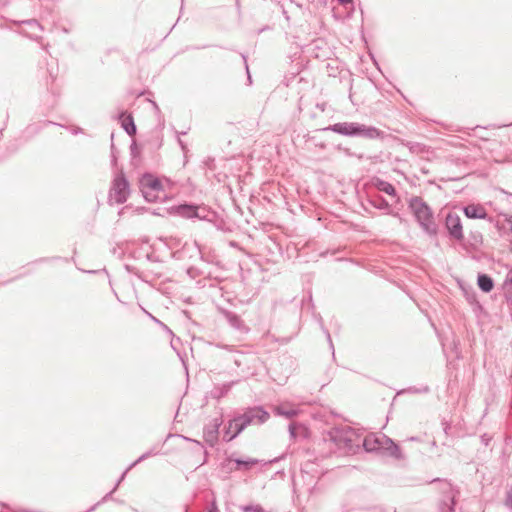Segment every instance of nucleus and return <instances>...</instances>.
<instances>
[{
    "label": "nucleus",
    "mask_w": 512,
    "mask_h": 512,
    "mask_svg": "<svg viewBox=\"0 0 512 512\" xmlns=\"http://www.w3.org/2000/svg\"><path fill=\"white\" fill-rule=\"evenodd\" d=\"M270 418V413L262 405L245 408L242 413L234 414L224 425L222 439L229 443L236 439L248 426L262 425Z\"/></svg>",
    "instance_id": "obj_1"
},
{
    "label": "nucleus",
    "mask_w": 512,
    "mask_h": 512,
    "mask_svg": "<svg viewBox=\"0 0 512 512\" xmlns=\"http://www.w3.org/2000/svg\"><path fill=\"white\" fill-rule=\"evenodd\" d=\"M316 132H333L349 138L380 140L382 142L389 136L385 131L373 125L349 121L330 124L324 128L316 130Z\"/></svg>",
    "instance_id": "obj_2"
},
{
    "label": "nucleus",
    "mask_w": 512,
    "mask_h": 512,
    "mask_svg": "<svg viewBox=\"0 0 512 512\" xmlns=\"http://www.w3.org/2000/svg\"><path fill=\"white\" fill-rule=\"evenodd\" d=\"M360 446L367 453L388 455L395 460L404 459V454L399 444L383 433H370L366 435L362 439Z\"/></svg>",
    "instance_id": "obj_3"
},
{
    "label": "nucleus",
    "mask_w": 512,
    "mask_h": 512,
    "mask_svg": "<svg viewBox=\"0 0 512 512\" xmlns=\"http://www.w3.org/2000/svg\"><path fill=\"white\" fill-rule=\"evenodd\" d=\"M408 209L427 235L437 236L438 226L435 222L434 211L422 197L412 196L408 200Z\"/></svg>",
    "instance_id": "obj_4"
},
{
    "label": "nucleus",
    "mask_w": 512,
    "mask_h": 512,
    "mask_svg": "<svg viewBox=\"0 0 512 512\" xmlns=\"http://www.w3.org/2000/svg\"><path fill=\"white\" fill-rule=\"evenodd\" d=\"M340 509L342 512L376 511L379 507L368 501V492L361 488L348 491L340 502Z\"/></svg>",
    "instance_id": "obj_5"
},
{
    "label": "nucleus",
    "mask_w": 512,
    "mask_h": 512,
    "mask_svg": "<svg viewBox=\"0 0 512 512\" xmlns=\"http://www.w3.org/2000/svg\"><path fill=\"white\" fill-rule=\"evenodd\" d=\"M355 432L351 428L335 427L328 432V440L343 450L345 453H355L360 448V443L354 440Z\"/></svg>",
    "instance_id": "obj_6"
},
{
    "label": "nucleus",
    "mask_w": 512,
    "mask_h": 512,
    "mask_svg": "<svg viewBox=\"0 0 512 512\" xmlns=\"http://www.w3.org/2000/svg\"><path fill=\"white\" fill-rule=\"evenodd\" d=\"M139 188L147 202H157L158 194L164 192L162 181L150 172H145L139 179Z\"/></svg>",
    "instance_id": "obj_7"
},
{
    "label": "nucleus",
    "mask_w": 512,
    "mask_h": 512,
    "mask_svg": "<svg viewBox=\"0 0 512 512\" xmlns=\"http://www.w3.org/2000/svg\"><path fill=\"white\" fill-rule=\"evenodd\" d=\"M130 195V183L123 170H120L113 178L109 190V198L116 204H124Z\"/></svg>",
    "instance_id": "obj_8"
},
{
    "label": "nucleus",
    "mask_w": 512,
    "mask_h": 512,
    "mask_svg": "<svg viewBox=\"0 0 512 512\" xmlns=\"http://www.w3.org/2000/svg\"><path fill=\"white\" fill-rule=\"evenodd\" d=\"M447 237L454 242H463L464 232L460 216L452 211L447 212L443 222Z\"/></svg>",
    "instance_id": "obj_9"
},
{
    "label": "nucleus",
    "mask_w": 512,
    "mask_h": 512,
    "mask_svg": "<svg viewBox=\"0 0 512 512\" xmlns=\"http://www.w3.org/2000/svg\"><path fill=\"white\" fill-rule=\"evenodd\" d=\"M224 423L223 413L220 412L217 417L208 421L203 427V439L205 443L213 448L219 442L220 428Z\"/></svg>",
    "instance_id": "obj_10"
},
{
    "label": "nucleus",
    "mask_w": 512,
    "mask_h": 512,
    "mask_svg": "<svg viewBox=\"0 0 512 512\" xmlns=\"http://www.w3.org/2000/svg\"><path fill=\"white\" fill-rule=\"evenodd\" d=\"M203 204L183 201L169 208V213L186 219H200Z\"/></svg>",
    "instance_id": "obj_11"
},
{
    "label": "nucleus",
    "mask_w": 512,
    "mask_h": 512,
    "mask_svg": "<svg viewBox=\"0 0 512 512\" xmlns=\"http://www.w3.org/2000/svg\"><path fill=\"white\" fill-rule=\"evenodd\" d=\"M259 462L260 461L255 458H240L233 457V455H230L222 463V468L225 469L227 472L248 471Z\"/></svg>",
    "instance_id": "obj_12"
},
{
    "label": "nucleus",
    "mask_w": 512,
    "mask_h": 512,
    "mask_svg": "<svg viewBox=\"0 0 512 512\" xmlns=\"http://www.w3.org/2000/svg\"><path fill=\"white\" fill-rule=\"evenodd\" d=\"M460 210L468 219L488 220L489 222H492V218L489 217L484 206L479 203H468L461 206Z\"/></svg>",
    "instance_id": "obj_13"
},
{
    "label": "nucleus",
    "mask_w": 512,
    "mask_h": 512,
    "mask_svg": "<svg viewBox=\"0 0 512 512\" xmlns=\"http://www.w3.org/2000/svg\"><path fill=\"white\" fill-rule=\"evenodd\" d=\"M124 269L129 273L135 275L139 280L149 285H153L154 281L160 279L163 276L161 271L145 270L140 271L135 266L125 264Z\"/></svg>",
    "instance_id": "obj_14"
},
{
    "label": "nucleus",
    "mask_w": 512,
    "mask_h": 512,
    "mask_svg": "<svg viewBox=\"0 0 512 512\" xmlns=\"http://www.w3.org/2000/svg\"><path fill=\"white\" fill-rule=\"evenodd\" d=\"M457 496L458 492L452 487L444 491L438 501L439 512H454L457 504Z\"/></svg>",
    "instance_id": "obj_15"
},
{
    "label": "nucleus",
    "mask_w": 512,
    "mask_h": 512,
    "mask_svg": "<svg viewBox=\"0 0 512 512\" xmlns=\"http://www.w3.org/2000/svg\"><path fill=\"white\" fill-rule=\"evenodd\" d=\"M367 203L375 209L383 211L386 215L393 217H400L398 212H395L389 202L380 194L369 195Z\"/></svg>",
    "instance_id": "obj_16"
},
{
    "label": "nucleus",
    "mask_w": 512,
    "mask_h": 512,
    "mask_svg": "<svg viewBox=\"0 0 512 512\" xmlns=\"http://www.w3.org/2000/svg\"><path fill=\"white\" fill-rule=\"evenodd\" d=\"M219 312L235 330L241 333L249 332L250 329L245 325L244 321L237 313L225 308H219Z\"/></svg>",
    "instance_id": "obj_17"
},
{
    "label": "nucleus",
    "mask_w": 512,
    "mask_h": 512,
    "mask_svg": "<svg viewBox=\"0 0 512 512\" xmlns=\"http://www.w3.org/2000/svg\"><path fill=\"white\" fill-rule=\"evenodd\" d=\"M116 119L120 123L122 129L130 136L133 137L137 133V127L131 113L122 110L117 114Z\"/></svg>",
    "instance_id": "obj_18"
},
{
    "label": "nucleus",
    "mask_w": 512,
    "mask_h": 512,
    "mask_svg": "<svg viewBox=\"0 0 512 512\" xmlns=\"http://www.w3.org/2000/svg\"><path fill=\"white\" fill-rule=\"evenodd\" d=\"M373 185L379 192H383V193L395 198L396 203L400 202V197L398 195V192H397L395 186L393 184H391L390 182L376 177L373 180Z\"/></svg>",
    "instance_id": "obj_19"
},
{
    "label": "nucleus",
    "mask_w": 512,
    "mask_h": 512,
    "mask_svg": "<svg viewBox=\"0 0 512 512\" xmlns=\"http://www.w3.org/2000/svg\"><path fill=\"white\" fill-rule=\"evenodd\" d=\"M238 382H239V380H233V381H230V382H225V383H222V384L214 385V387H213V389L211 391L212 397L214 399L220 400L221 398L225 397L230 392L232 387L235 384H237Z\"/></svg>",
    "instance_id": "obj_20"
},
{
    "label": "nucleus",
    "mask_w": 512,
    "mask_h": 512,
    "mask_svg": "<svg viewBox=\"0 0 512 512\" xmlns=\"http://www.w3.org/2000/svg\"><path fill=\"white\" fill-rule=\"evenodd\" d=\"M477 285L482 292L490 293L493 290L495 283L490 275L480 272L477 275Z\"/></svg>",
    "instance_id": "obj_21"
},
{
    "label": "nucleus",
    "mask_w": 512,
    "mask_h": 512,
    "mask_svg": "<svg viewBox=\"0 0 512 512\" xmlns=\"http://www.w3.org/2000/svg\"><path fill=\"white\" fill-rule=\"evenodd\" d=\"M290 438L295 440L298 437L306 438L309 435L307 427L301 423H290L288 426Z\"/></svg>",
    "instance_id": "obj_22"
},
{
    "label": "nucleus",
    "mask_w": 512,
    "mask_h": 512,
    "mask_svg": "<svg viewBox=\"0 0 512 512\" xmlns=\"http://www.w3.org/2000/svg\"><path fill=\"white\" fill-rule=\"evenodd\" d=\"M200 213H201V215H200L199 220L207 221L212 224H213L214 220L216 218H218V216L220 215L215 210L211 209L210 207H208L204 204H203L202 210H200Z\"/></svg>",
    "instance_id": "obj_23"
},
{
    "label": "nucleus",
    "mask_w": 512,
    "mask_h": 512,
    "mask_svg": "<svg viewBox=\"0 0 512 512\" xmlns=\"http://www.w3.org/2000/svg\"><path fill=\"white\" fill-rule=\"evenodd\" d=\"M502 291L507 300H512V268L507 273L502 284Z\"/></svg>",
    "instance_id": "obj_24"
},
{
    "label": "nucleus",
    "mask_w": 512,
    "mask_h": 512,
    "mask_svg": "<svg viewBox=\"0 0 512 512\" xmlns=\"http://www.w3.org/2000/svg\"><path fill=\"white\" fill-rule=\"evenodd\" d=\"M274 413H275V415L283 416L286 419H293L299 414V411L294 408L285 409L281 406H277L274 408Z\"/></svg>",
    "instance_id": "obj_25"
},
{
    "label": "nucleus",
    "mask_w": 512,
    "mask_h": 512,
    "mask_svg": "<svg viewBox=\"0 0 512 512\" xmlns=\"http://www.w3.org/2000/svg\"><path fill=\"white\" fill-rule=\"evenodd\" d=\"M335 149L339 152H342L343 154H345L348 157H355L358 160H363L365 157L363 153H357L355 151H352L350 148L345 147L341 144L336 145Z\"/></svg>",
    "instance_id": "obj_26"
},
{
    "label": "nucleus",
    "mask_w": 512,
    "mask_h": 512,
    "mask_svg": "<svg viewBox=\"0 0 512 512\" xmlns=\"http://www.w3.org/2000/svg\"><path fill=\"white\" fill-rule=\"evenodd\" d=\"M65 261L68 263L70 260L68 258H63L61 256H50V257H40L31 262V264H40V263H52L54 261Z\"/></svg>",
    "instance_id": "obj_27"
},
{
    "label": "nucleus",
    "mask_w": 512,
    "mask_h": 512,
    "mask_svg": "<svg viewBox=\"0 0 512 512\" xmlns=\"http://www.w3.org/2000/svg\"><path fill=\"white\" fill-rule=\"evenodd\" d=\"M318 322L320 324L321 330L323 331V333L325 334V336L327 338V341L329 343V347L332 350V356H333V358H335L334 345H333V342H332L331 334H330L329 330L324 326L323 319H322V317L320 315L318 317Z\"/></svg>",
    "instance_id": "obj_28"
},
{
    "label": "nucleus",
    "mask_w": 512,
    "mask_h": 512,
    "mask_svg": "<svg viewBox=\"0 0 512 512\" xmlns=\"http://www.w3.org/2000/svg\"><path fill=\"white\" fill-rule=\"evenodd\" d=\"M467 241H470L473 246H481L483 243V236L479 231H471Z\"/></svg>",
    "instance_id": "obj_29"
},
{
    "label": "nucleus",
    "mask_w": 512,
    "mask_h": 512,
    "mask_svg": "<svg viewBox=\"0 0 512 512\" xmlns=\"http://www.w3.org/2000/svg\"><path fill=\"white\" fill-rule=\"evenodd\" d=\"M213 225L216 227L217 230L223 232L231 231L230 228L227 226L226 221L221 215H219L218 218L214 220Z\"/></svg>",
    "instance_id": "obj_30"
},
{
    "label": "nucleus",
    "mask_w": 512,
    "mask_h": 512,
    "mask_svg": "<svg viewBox=\"0 0 512 512\" xmlns=\"http://www.w3.org/2000/svg\"><path fill=\"white\" fill-rule=\"evenodd\" d=\"M430 391L429 387L427 385L417 388L415 386L409 387L407 389L400 390L397 395L403 394V393H428Z\"/></svg>",
    "instance_id": "obj_31"
},
{
    "label": "nucleus",
    "mask_w": 512,
    "mask_h": 512,
    "mask_svg": "<svg viewBox=\"0 0 512 512\" xmlns=\"http://www.w3.org/2000/svg\"><path fill=\"white\" fill-rule=\"evenodd\" d=\"M142 151V147L140 144H138L136 141H132L130 145V154L132 157V160L140 157Z\"/></svg>",
    "instance_id": "obj_32"
},
{
    "label": "nucleus",
    "mask_w": 512,
    "mask_h": 512,
    "mask_svg": "<svg viewBox=\"0 0 512 512\" xmlns=\"http://www.w3.org/2000/svg\"><path fill=\"white\" fill-rule=\"evenodd\" d=\"M242 512H265L263 507L259 504H248L240 507Z\"/></svg>",
    "instance_id": "obj_33"
},
{
    "label": "nucleus",
    "mask_w": 512,
    "mask_h": 512,
    "mask_svg": "<svg viewBox=\"0 0 512 512\" xmlns=\"http://www.w3.org/2000/svg\"><path fill=\"white\" fill-rule=\"evenodd\" d=\"M142 310L144 311L145 314H147L155 323H157L159 326H161L163 328V330H165L169 335L171 336H174V333L172 332V330L166 325L164 324L163 322H161L159 319H157L156 317H154L151 313H149L147 310H145L144 308H142Z\"/></svg>",
    "instance_id": "obj_34"
},
{
    "label": "nucleus",
    "mask_w": 512,
    "mask_h": 512,
    "mask_svg": "<svg viewBox=\"0 0 512 512\" xmlns=\"http://www.w3.org/2000/svg\"><path fill=\"white\" fill-rule=\"evenodd\" d=\"M411 152H421L423 151L424 145L419 142L407 141L403 143Z\"/></svg>",
    "instance_id": "obj_35"
},
{
    "label": "nucleus",
    "mask_w": 512,
    "mask_h": 512,
    "mask_svg": "<svg viewBox=\"0 0 512 512\" xmlns=\"http://www.w3.org/2000/svg\"><path fill=\"white\" fill-rule=\"evenodd\" d=\"M458 243L461 244L462 249L465 250L468 254L477 252L478 248H479V246L471 245V242L465 241V239L463 240V242H458Z\"/></svg>",
    "instance_id": "obj_36"
},
{
    "label": "nucleus",
    "mask_w": 512,
    "mask_h": 512,
    "mask_svg": "<svg viewBox=\"0 0 512 512\" xmlns=\"http://www.w3.org/2000/svg\"><path fill=\"white\" fill-rule=\"evenodd\" d=\"M186 274L191 279H196L197 277H200L203 274V272L198 267L190 266V267L187 268Z\"/></svg>",
    "instance_id": "obj_37"
},
{
    "label": "nucleus",
    "mask_w": 512,
    "mask_h": 512,
    "mask_svg": "<svg viewBox=\"0 0 512 512\" xmlns=\"http://www.w3.org/2000/svg\"><path fill=\"white\" fill-rule=\"evenodd\" d=\"M175 133H176V136H177V142H178V145L180 146L182 152L184 154H186L188 152V146L187 144L180 138V135H185L187 134V131H182V132H179L177 130H175Z\"/></svg>",
    "instance_id": "obj_38"
},
{
    "label": "nucleus",
    "mask_w": 512,
    "mask_h": 512,
    "mask_svg": "<svg viewBox=\"0 0 512 512\" xmlns=\"http://www.w3.org/2000/svg\"><path fill=\"white\" fill-rule=\"evenodd\" d=\"M150 456V453L148 451H146L145 453H143L142 455H140L134 462H132L129 466H128V469H132L134 468L135 466H137L138 464H140L141 462H143L144 460L148 459Z\"/></svg>",
    "instance_id": "obj_39"
},
{
    "label": "nucleus",
    "mask_w": 512,
    "mask_h": 512,
    "mask_svg": "<svg viewBox=\"0 0 512 512\" xmlns=\"http://www.w3.org/2000/svg\"><path fill=\"white\" fill-rule=\"evenodd\" d=\"M150 456V453L148 451H146L145 453H143L142 455H140L134 462H132L129 466H128V469H132L134 468L135 466H137L138 464H140L141 462H143L144 460L148 459Z\"/></svg>",
    "instance_id": "obj_40"
},
{
    "label": "nucleus",
    "mask_w": 512,
    "mask_h": 512,
    "mask_svg": "<svg viewBox=\"0 0 512 512\" xmlns=\"http://www.w3.org/2000/svg\"><path fill=\"white\" fill-rule=\"evenodd\" d=\"M150 456V453L148 451H146L145 453H143L142 455H140L134 462H132L129 466H128V469H132L134 468L135 466H137L138 464H140L141 462H143L144 460L148 459Z\"/></svg>",
    "instance_id": "obj_41"
},
{
    "label": "nucleus",
    "mask_w": 512,
    "mask_h": 512,
    "mask_svg": "<svg viewBox=\"0 0 512 512\" xmlns=\"http://www.w3.org/2000/svg\"><path fill=\"white\" fill-rule=\"evenodd\" d=\"M145 258L147 261L149 262H153V263H163L164 261L158 256L156 255L153 251L150 252V253H147L145 255Z\"/></svg>",
    "instance_id": "obj_42"
},
{
    "label": "nucleus",
    "mask_w": 512,
    "mask_h": 512,
    "mask_svg": "<svg viewBox=\"0 0 512 512\" xmlns=\"http://www.w3.org/2000/svg\"><path fill=\"white\" fill-rule=\"evenodd\" d=\"M1 505L3 508L6 509L5 512H40L37 510H31V509H12L8 504H5V503H2ZM0 512H4V511H0Z\"/></svg>",
    "instance_id": "obj_43"
},
{
    "label": "nucleus",
    "mask_w": 512,
    "mask_h": 512,
    "mask_svg": "<svg viewBox=\"0 0 512 512\" xmlns=\"http://www.w3.org/2000/svg\"><path fill=\"white\" fill-rule=\"evenodd\" d=\"M505 506L512 509V485L506 491Z\"/></svg>",
    "instance_id": "obj_44"
},
{
    "label": "nucleus",
    "mask_w": 512,
    "mask_h": 512,
    "mask_svg": "<svg viewBox=\"0 0 512 512\" xmlns=\"http://www.w3.org/2000/svg\"><path fill=\"white\" fill-rule=\"evenodd\" d=\"M209 47H217V45H209V44H204V45H189V46H186L184 51H189V50H202V49H206V48H209Z\"/></svg>",
    "instance_id": "obj_45"
},
{
    "label": "nucleus",
    "mask_w": 512,
    "mask_h": 512,
    "mask_svg": "<svg viewBox=\"0 0 512 512\" xmlns=\"http://www.w3.org/2000/svg\"><path fill=\"white\" fill-rule=\"evenodd\" d=\"M20 23L28 25L31 28L36 27V28H38L40 30L42 29V27L40 26L39 22L36 19H27V20L21 21Z\"/></svg>",
    "instance_id": "obj_46"
},
{
    "label": "nucleus",
    "mask_w": 512,
    "mask_h": 512,
    "mask_svg": "<svg viewBox=\"0 0 512 512\" xmlns=\"http://www.w3.org/2000/svg\"><path fill=\"white\" fill-rule=\"evenodd\" d=\"M240 56L242 58V61H243V64H244V67H245V70H246V73H247V80L249 83H252V78H251V75H250V71H249V66H248V63H247V56L243 53H240Z\"/></svg>",
    "instance_id": "obj_47"
},
{
    "label": "nucleus",
    "mask_w": 512,
    "mask_h": 512,
    "mask_svg": "<svg viewBox=\"0 0 512 512\" xmlns=\"http://www.w3.org/2000/svg\"><path fill=\"white\" fill-rule=\"evenodd\" d=\"M204 164L210 170H215L216 169L215 158H213V157H207L204 160Z\"/></svg>",
    "instance_id": "obj_48"
},
{
    "label": "nucleus",
    "mask_w": 512,
    "mask_h": 512,
    "mask_svg": "<svg viewBox=\"0 0 512 512\" xmlns=\"http://www.w3.org/2000/svg\"><path fill=\"white\" fill-rule=\"evenodd\" d=\"M117 491V485H114L113 489L109 491L107 494L103 496V498L99 501L101 504L107 502L108 500L112 499V495Z\"/></svg>",
    "instance_id": "obj_49"
},
{
    "label": "nucleus",
    "mask_w": 512,
    "mask_h": 512,
    "mask_svg": "<svg viewBox=\"0 0 512 512\" xmlns=\"http://www.w3.org/2000/svg\"><path fill=\"white\" fill-rule=\"evenodd\" d=\"M117 151H116V147L114 145V143L112 142L111 143V164L112 166H116L117 165V155H116Z\"/></svg>",
    "instance_id": "obj_50"
},
{
    "label": "nucleus",
    "mask_w": 512,
    "mask_h": 512,
    "mask_svg": "<svg viewBox=\"0 0 512 512\" xmlns=\"http://www.w3.org/2000/svg\"><path fill=\"white\" fill-rule=\"evenodd\" d=\"M466 299H467V301L470 304L476 303V304H478L480 306V304H479V302L477 300V295H476V293L474 291L471 294L466 293Z\"/></svg>",
    "instance_id": "obj_51"
},
{
    "label": "nucleus",
    "mask_w": 512,
    "mask_h": 512,
    "mask_svg": "<svg viewBox=\"0 0 512 512\" xmlns=\"http://www.w3.org/2000/svg\"><path fill=\"white\" fill-rule=\"evenodd\" d=\"M195 245H196V246H197V248H198V251H199V254H200V259H201L202 261L207 262V263H212V260H211L207 255H205V254L202 252L200 245H199L197 242H195Z\"/></svg>",
    "instance_id": "obj_52"
},
{
    "label": "nucleus",
    "mask_w": 512,
    "mask_h": 512,
    "mask_svg": "<svg viewBox=\"0 0 512 512\" xmlns=\"http://www.w3.org/2000/svg\"><path fill=\"white\" fill-rule=\"evenodd\" d=\"M215 346L217 348H220V349H224V350H227L229 352H233L235 349H234V346L232 345H228V344H223V343H216Z\"/></svg>",
    "instance_id": "obj_53"
},
{
    "label": "nucleus",
    "mask_w": 512,
    "mask_h": 512,
    "mask_svg": "<svg viewBox=\"0 0 512 512\" xmlns=\"http://www.w3.org/2000/svg\"><path fill=\"white\" fill-rule=\"evenodd\" d=\"M207 512H219V509H218V506H217V503H216V500L213 499L208 508H207Z\"/></svg>",
    "instance_id": "obj_54"
},
{
    "label": "nucleus",
    "mask_w": 512,
    "mask_h": 512,
    "mask_svg": "<svg viewBox=\"0 0 512 512\" xmlns=\"http://www.w3.org/2000/svg\"><path fill=\"white\" fill-rule=\"evenodd\" d=\"M491 436H489L487 433H484L480 436V440H481V443L484 445V446H488L490 441H491Z\"/></svg>",
    "instance_id": "obj_55"
},
{
    "label": "nucleus",
    "mask_w": 512,
    "mask_h": 512,
    "mask_svg": "<svg viewBox=\"0 0 512 512\" xmlns=\"http://www.w3.org/2000/svg\"><path fill=\"white\" fill-rule=\"evenodd\" d=\"M503 217H504V221L509 224V231L511 232L512 234V214H503Z\"/></svg>",
    "instance_id": "obj_56"
},
{
    "label": "nucleus",
    "mask_w": 512,
    "mask_h": 512,
    "mask_svg": "<svg viewBox=\"0 0 512 512\" xmlns=\"http://www.w3.org/2000/svg\"><path fill=\"white\" fill-rule=\"evenodd\" d=\"M129 470H130V469H128V467H127V468L125 469V471H123V472H122V474L120 475V477L118 478V480H117V482H116V484H115V485H117V487H118V486L120 485V483L125 479V477H126V475H127V473H128V471H129Z\"/></svg>",
    "instance_id": "obj_57"
},
{
    "label": "nucleus",
    "mask_w": 512,
    "mask_h": 512,
    "mask_svg": "<svg viewBox=\"0 0 512 512\" xmlns=\"http://www.w3.org/2000/svg\"><path fill=\"white\" fill-rule=\"evenodd\" d=\"M180 437L183 438L186 441L193 442V443L197 444L198 446H200L202 449H204V446H203V444L200 441L195 440V439H191V438L183 436V435H181Z\"/></svg>",
    "instance_id": "obj_58"
},
{
    "label": "nucleus",
    "mask_w": 512,
    "mask_h": 512,
    "mask_svg": "<svg viewBox=\"0 0 512 512\" xmlns=\"http://www.w3.org/2000/svg\"><path fill=\"white\" fill-rule=\"evenodd\" d=\"M162 143H163V138L161 136H157L156 137V149H159L161 148L162 146Z\"/></svg>",
    "instance_id": "obj_59"
},
{
    "label": "nucleus",
    "mask_w": 512,
    "mask_h": 512,
    "mask_svg": "<svg viewBox=\"0 0 512 512\" xmlns=\"http://www.w3.org/2000/svg\"><path fill=\"white\" fill-rule=\"evenodd\" d=\"M338 3L342 6H347V5H353V0H337Z\"/></svg>",
    "instance_id": "obj_60"
},
{
    "label": "nucleus",
    "mask_w": 512,
    "mask_h": 512,
    "mask_svg": "<svg viewBox=\"0 0 512 512\" xmlns=\"http://www.w3.org/2000/svg\"><path fill=\"white\" fill-rule=\"evenodd\" d=\"M100 505H101V502H97V503H95L94 505H92L90 508H88V509H87L86 511H84V512H93V511H95V510L97 509V507H98V506H100Z\"/></svg>",
    "instance_id": "obj_61"
},
{
    "label": "nucleus",
    "mask_w": 512,
    "mask_h": 512,
    "mask_svg": "<svg viewBox=\"0 0 512 512\" xmlns=\"http://www.w3.org/2000/svg\"><path fill=\"white\" fill-rule=\"evenodd\" d=\"M150 102L152 103V106H153V108H154V110H155V113H156V114H160V113H161V110H160V108H159L158 104H157L155 101H150Z\"/></svg>",
    "instance_id": "obj_62"
},
{
    "label": "nucleus",
    "mask_w": 512,
    "mask_h": 512,
    "mask_svg": "<svg viewBox=\"0 0 512 512\" xmlns=\"http://www.w3.org/2000/svg\"><path fill=\"white\" fill-rule=\"evenodd\" d=\"M148 452L150 453V456H155L159 454V450H157L155 446L148 450Z\"/></svg>",
    "instance_id": "obj_63"
},
{
    "label": "nucleus",
    "mask_w": 512,
    "mask_h": 512,
    "mask_svg": "<svg viewBox=\"0 0 512 512\" xmlns=\"http://www.w3.org/2000/svg\"><path fill=\"white\" fill-rule=\"evenodd\" d=\"M82 132H83V129H82L81 127H76V128H74V129H73V131H72V133H73L74 135H77V134L82 133Z\"/></svg>",
    "instance_id": "obj_64"
}]
</instances>
